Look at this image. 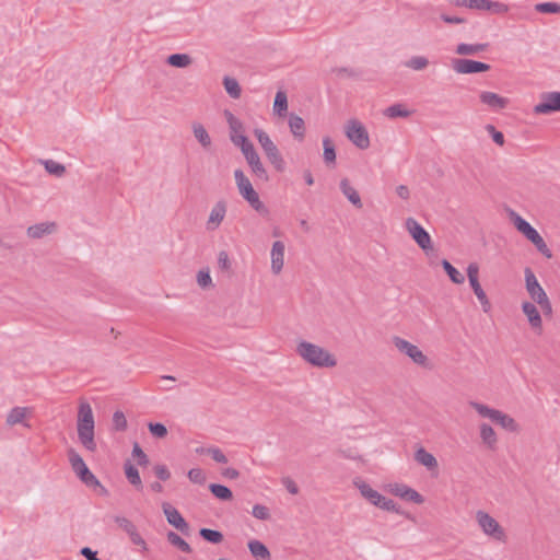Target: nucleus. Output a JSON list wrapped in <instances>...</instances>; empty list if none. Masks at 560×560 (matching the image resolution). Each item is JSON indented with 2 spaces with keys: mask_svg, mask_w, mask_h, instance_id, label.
<instances>
[{
  "mask_svg": "<svg viewBox=\"0 0 560 560\" xmlns=\"http://www.w3.org/2000/svg\"><path fill=\"white\" fill-rule=\"evenodd\" d=\"M78 438L81 444L90 452L96 450L94 439V416L92 407L88 401H81L78 410Z\"/></svg>",
  "mask_w": 560,
  "mask_h": 560,
  "instance_id": "obj_1",
  "label": "nucleus"
},
{
  "mask_svg": "<svg viewBox=\"0 0 560 560\" xmlns=\"http://www.w3.org/2000/svg\"><path fill=\"white\" fill-rule=\"evenodd\" d=\"M296 353L304 361L316 368H334L337 365V360L334 354L308 341L299 342Z\"/></svg>",
  "mask_w": 560,
  "mask_h": 560,
  "instance_id": "obj_2",
  "label": "nucleus"
},
{
  "mask_svg": "<svg viewBox=\"0 0 560 560\" xmlns=\"http://www.w3.org/2000/svg\"><path fill=\"white\" fill-rule=\"evenodd\" d=\"M509 218L515 229L523 234L533 245L536 247V249L546 258L550 259L552 257V252L541 237V235L527 222L525 221L520 214H517L515 211L511 210L509 212Z\"/></svg>",
  "mask_w": 560,
  "mask_h": 560,
  "instance_id": "obj_3",
  "label": "nucleus"
},
{
  "mask_svg": "<svg viewBox=\"0 0 560 560\" xmlns=\"http://www.w3.org/2000/svg\"><path fill=\"white\" fill-rule=\"evenodd\" d=\"M524 273L525 288L529 298L533 302L538 304L544 315L550 316L552 314V305L546 291L542 289L530 268H525Z\"/></svg>",
  "mask_w": 560,
  "mask_h": 560,
  "instance_id": "obj_4",
  "label": "nucleus"
},
{
  "mask_svg": "<svg viewBox=\"0 0 560 560\" xmlns=\"http://www.w3.org/2000/svg\"><path fill=\"white\" fill-rule=\"evenodd\" d=\"M235 182L238 188L241 196L250 205V207L256 210L258 213L262 215H267L269 213L266 206L260 201L258 194L253 188L252 183L245 176L242 170H236L234 172Z\"/></svg>",
  "mask_w": 560,
  "mask_h": 560,
  "instance_id": "obj_5",
  "label": "nucleus"
},
{
  "mask_svg": "<svg viewBox=\"0 0 560 560\" xmlns=\"http://www.w3.org/2000/svg\"><path fill=\"white\" fill-rule=\"evenodd\" d=\"M254 136L258 140L260 147L262 148L268 161L275 166L278 172H282L284 170V160L278 150L277 145L272 142L270 137L262 129L256 128L254 130Z\"/></svg>",
  "mask_w": 560,
  "mask_h": 560,
  "instance_id": "obj_6",
  "label": "nucleus"
},
{
  "mask_svg": "<svg viewBox=\"0 0 560 560\" xmlns=\"http://www.w3.org/2000/svg\"><path fill=\"white\" fill-rule=\"evenodd\" d=\"M68 459L72 470L75 472L78 478L89 487L100 486L97 478L91 472L89 467L85 465L80 454L73 450H68Z\"/></svg>",
  "mask_w": 560,
  "mask_h": 560,
  "instance_id": "obj_7",
  "label": "nucleus"
},
{
  "mask_svg": "<svg viewBox=\"0 0 560 560\" xmlns=\"http://www.w3.org/2000/svg\"><path fill=\"white\" fill-rule=\"evenodd\" d=\"M393 343L398 351L409 357L417 365L424 369L431 368L430 360L417 346L398 336L393 338Z\"/></svg>",
  "mask_w": 560,
  "mask_h": 560,
  "instance_id": "obj_8",
  "label": "nucleus"
},
{
  "mask_svg": "<svg viewBox=\"0 0 560 560\" xmlns=\"http://www.w3.org/2000/svg\"><path fill=\"white\" fill-rule=\"evenodd\" d=\"M346 136L359 149L364 150L370 147V138L366 128L357 119L348 121L346 126Z\"/></svg>",
  "mask_w": 560,
  "mask_h": 560,
  "instance_id": "obj_9",
  "label": "nucleus"
},
{
  "mask_svg": "<svg viewBox=\"0 0 560 560\" xmlns=\"http://www.w3.org/2000/svg\"><path fill=\"white\" fill-rule=\"evenodd\" d=\"M406 229L418 244V246L425 253L433 249L432 240L430 234L418 223L413 218L406 220Z\"/></svg>",
  "mask_w": 560,
  "mask_h": 560,
  "instance_id": "obj_10",
  "label": "nucleus"
},
{
  "mask_svg": "<svg viewBox=\"0 0 560 560\" xmlns=\"http://www.w3.org/2000/svg\"><path fill=\"white\" fill-rule=\"evenodd\" d=\"M467 277L470 283L471 289L474 290V293L477 295L478 300L483 306L485 312H488V298L483 289L481 288L479 283V267L477 264L472 262L469 264L467 268Z\"/></svg>",
  "mask_w": 560,
  "mask_h": 560,
  "instance_id": "obj_11",
  "label": "nucleus"
},
{
  "mask_svg": "<svg viewBox=\"0 0 560 560\" xmlns=\"http://www.w3.org/2000/svg\"><path fill=\"white\" fill-rule=\"evenodd\" d=\"M560 112V92H549L541 95V102L534 107L535 114Z\"/></svg>",
  "mask_w": 560,
  "mask_h": 560,
  "instance_id": "obj_12",
  "label": "nucleus"
},
{
  "mask_svg": "<svg viewBox=\"0 0 560 560\" xmlns=\"http://www.w3.org/2000/svg\"><path fill=\"white\" fill-rule=\"evenodd\" d=\"M453 69L458 73H478L490 69V65L471 59H454Z\"/></svg>",
  "mask_w": 560,
  "mask_h": 560,
  "instance_id": "obj_13",
  "label": "nucleus"
},
{
  "mask_svg": "<svg viewBox=\"0 0 560 560\" xmlns=\"http://www.w3.org/2000/svg\"><path fill=\"white\" fill-rule=\"evenodd\" d=\"M522 311L526 316L530 328L538 335H541L542 319L537 306L533 302L525 301L522 303Z\"/></svg>",
  "mask_w": 560,
  "mask_h": 560,
  "instance_id": "obj_14",
  "label": "nucleus"
},
{
  "mask_svg": "<svg viewBox=\"0 0 560 560\" xmlns=\"http://www.w3.org/2000/svg\"><path fill=\"white\" fill-rule=\"evenodd\" d=\"M163 512L166 516L167 522L173 525L176 529L184 534H187L189 526L180 513L172 506L170 503L164 502L162 504Z\"/></svg>",
  "mask_w": 560,
  "mask_h": 560,
  "instance_id": "obj_15",
  "label": "nucleus"
},
{
  "mask_svg": "<svg viewBox=\"0 0 560 560\" xmlns=\"http://www.w3.org/2000/svg\"><path fill=\"white\" fill-rule=\"evenodd\" d=\"M390 492L396 497L417 504H422L424 502V498L418 491L402 483L393 485L390 487Z\"/></svg>",
  "mask_w": 560,
  "mask_h": 560,
  "instance_id": "obj_16",
  "label": "nucleus"
},
{
  "mask_svg": "<svg viewBox=\"0 0 560 560\" xmlns=\"http://www.w3.org/2000/svg\"><path fill=\"white\" fill-rule=\"evenodd\" d=\"M228 210L226 202L224 200H219L212 208L209 219L207 221V230L214 231L217 230L222 221L225 218Z\"/></svg>",
  "mask_w": 560,
  "mask_h": 560,
  "instance_id": "obj_17",
  "label": "nucleus"
},
{
  "mask_svg": "<svg viewBox=\"0 0 560 560\" xmlns=\"http://www.w3.org/2000/svg\"><path fill=\"white\" fill-rule=\"evenodd\" d=\"M284 243L276 241L271 248V270L275 275H279L283 268L284 262Z\"/></svg>",
  "mask_w": 560,
  "mask_h": 560,
  "instance_id": "obj_18",
  "label": "nucleus"
},
{
  "mask_svg": "<svg viewBox=\"0 0 560 560\" xmlns=\"http://www.w3.org/2000/svg\"><path fill=\"white\" fill-rule=\"evenodd\" d=\"M492 422H495L508 432L516 433L520 431L517 422L511 416L500 410L492 409Z\"/></svg>",
  "mask_w": 560,
  "mask_h": 560,
  "instance_id": "obj_19",
  "label": "nucleus"
},
{
  "mask_svg": "<svg viewBox=\"0 0 560 560\" xmlns=\"http://www.w3.org/2000/svg\"><path fill=\"white\" fill-rule=\"evenodd\" d=\"M56 228L55 222H42L30 226L27 229V235L31 238H42L44 235L54 233Z\"/></svg>",
  "mask_w": 560,
  "mask_h": 560,
  "instance_id": "obj_20",
  "label": "nucleus"
},
{
  "mask_svg": "<svg viewBox=\"0 0 560 560\" xmlns=\"http://www.w3.org/2000/svg\"><path fill=\"white\" fill-rule=\"evenodd\" d=\"M340 189L342 194L347 197V199L358 209H361L363 207V203L361 201V197L357 189L351 186L349 179L343 178L340 182Z\"/></svg>",
  "mask_w": 560,
  "mask_h": 560,
  "instance_id": "obj_21",
  "label": "nucleus"
},
{
  "mask_svg": "<svg viewBox=\"0 0 560 560\" xmlns=\"http://www.w3.org/2000/svg\"><path fill=\"white\" fill-rule=\"evenodd\" d=\"M358 489L360 490V493L364 499H366L371 504L377 506L380 502L383 500V495L377 492L376 490L372 489L368 483L360 481L354 482Z\"/></svg>",
  "mask_w": 560,
  "mask_h": 560,
  "instance_id": "obj_22",
  "label": "nucleus"
},
{
  "mask_svg": "<svg viewBox=\"0 0 560 560\" xmlns=\"http://www.w3.org/2000/svg\"><path fill=\"white\" fill-rule=\"evenodd\" d=\"M248 549L256 560H270L269 549L259 540L253 539L248 542Z\"/></svg>",
  "mask_w": 560,
  "mask_h": 560,
  "instance_id": "obj_23",
  "label": "nucleus"
},
{
  "mask_svg": "<svg viewBox=\"0 0 560 560\" xmlns=\"http://www.w3.org/2000/svg\"><path fill=\"white\" fill-rule=\"evenodd\" d=\"M415 459L427 467L429 470H435L439 467L436 458L429 452H427L423 447H420L415 453Z\"/></svg>",
  "mask_w": 560,
  "mask_h": 560,
  "instance_id": "obj_24",
  "label": "nucleus"
},
{
  "mask_svg": "<svg viewBox=\"0 0 560 560\" xmlns=\"http://www.w3.org/2000/svg\"><path fill=\"white\" fill-rule=\"evenodd\" d=\"M289 127L292 132V135L299 139L302 140L305 135V122L303 118H301L298 115L291 114L289 117Z\"/></svg>",
  "mask_w": 560,
  "mask_h": 560,
  "instance_id": "obj_25",
  "label": "nucleus"
},
{
  "mask_svg": "<svg viewBox=\"0 0 560 560\" xmlns=\"http://www.w3.org/2000/svg\"><path fill=\"white\" fill-rule=\"evenodd\" d=\"M288 110V96L284 91H278L275 97L273 112L279 117H284Z\"/></svg>",
  "mask_w": 560,
  "mask_h": 560,
  "instance_id": "obj_26",
  "label": "nucleus"
},
{
  "mask_svg": "<svg viewBox=\"0 0 560 560\" xmlns=\"http://www.w3.org/2000/svg\"><path fill=\"white\" fill-rule=\"evenodd\" d=\"M28 409L25 407H14L7 417V423L9 425L23 424Z\"/></svg>",
  "mask_w": 560,
  "mask_h": 560,
  "instance_id": "obj_27",
  "label": "nucleus"
},
{
  "mask_svg": "<svg viewBox=\"0 0 560 560\" xmlns=\"http://www.w3.org/2000/svg\"><path fill=\"white\" fill-rule=\"evenodd\" d=\"M488 47L487 44H459L456 47V54L462 56H474L477 55L480 51L486 50Z\"/></svg>",
  "mask_w": 560,
  "mask_h": 560,
  "instance_id": "obj_28",
  "label": "nucleus"
},
{
  "mask_svg": "<svg viewBox=\"0 0 560 560\" xmlns=\"http://www.w3.org/2000/svg\"><path fill=\"white\" fill-rule=\"evenodd\" d=\"M247 163H248L249 167L252 168V172L259 179H262L265 182H267L269 179L267 171H266L265 166L262 165L258 154H256V156H253V160L252 159L247 160Z\"/></svg>",
  "mask_w": 560,
  "mask_h": 560,
  "instance_id": "obj_29",
  "label": "nucleus"
},
{
  "mask_svg": "<svg viewBox=\"0 0 560 560\" xmlns=\"http://www.w3.org/2000/svg\"><path fill=\"white\" fill-rule=\"evenodd\" d=\"M124 468L128 481L137 489H142V481L138 469L130 462H127Z\"/></svg>",
  "mask_w": 560,
  "mask_h": 560,
  "instance_id": "obj_30",
  "label": "nucleus"
},
{
  "mask_svg": "<svg viewBox=\"0 0 560 560\" xmlns=\"http://www.w3.org/2000/svg\"><path fill=\"white\" fill-rule=\"evenodd\" d=\"M211 493L219 500L230 501L233 499V493L230 488L219 483H211L209 486Z\"/></svg>",
  "mask_w": 560,
  "mask_h": 560,
  "instance_id": "obj_31",
  "label": "nucleus"
},
{
  "mask_svg": "<svg viewBox=\"0 0 560 560\" xmlns=\"http://www.w3.org/2000/svg\"><path fill=\"white\" fill-rule=\"evenodd\" d=\"M167 63L175 68H186L191 65L192 59L187 54H173L167 57Z\"/></svg>",
  "mask_w": 560,
  "mask_h": 560,
  "instance_id": "obj_32",
  "label": "nucleus"
},
{
  "mask_svg": "<svg viewBox=\"0 0 560 560\" xmlns=\"http://www.w3.org/2000/svg\"><path fill=\"white\" fill-rule=\"evenodd\" d=\"M441 265H442L443 269L445 270V272L447 273V276L450 277V279L454 283H456V284L464 283V281H465L464 275L460 273L448 260L443 259Z\"/></svg>",
  "mask_w": 560,
  "mask_h": 560,
  "instance_id": "obj_33",
  "label": "nucleus"
},
{
  "mask_svg": "<svg viewBox=\"0 0 560 560\" xmlns=\"http://www.w3.org/2000/svg\"><path fill=\"white\" fill-rule=\"evenodd\" d=\"M223 85H224L226 93L232 98L237 100L241 97L242 89H241L237 80H235L234 78L225 77L223 79Z\"/></svg>",
  "mask_w": 560,
  "mask_h": 560,
  "instance_id": "obj_34",
  "label": "nucleus"
},
{
  "mask_svg": "<svg viewBox=\"0 0 560 560\" xmlns=\"http://www.w3.org/2000/svg\"><path fill=\"white\" fill-rule=\"evenodd\" d=\"M192 129L195 138L199 141V143L203 148H209L211 145V138L206 128L201 124H194Z\"/></svg>",
  "mask_w": 560,
  "mask_h": 560,
  "instance_id": "obj_35",
  "label": "nucleus"
},
{
  "mask_svg": "<svg viewBox=\"0 0 560 560\" xmlns=\"http://www.w3.org/2000/svg\"><path fill=\"white\" fill-rule=\"evenodd\" d=\"M324 147V161L327 165L335 164L336 162V150L334 142L330 138L326 137L323 139Z\"/></svg>",
  "mask_w": 560,
  "mask_h": 560,
  "instance_id": "obj_36",
  "label": "nucleus"
},
{
  "mask_svg": "<svg viewBox=\"0 0 560 560\" xmlns=\"http://www.w3.org/2000/svg\"><path fill=\"white\" fill-rule=\"evenodd\" d=\"M167 540L171 545L177 547L180 551L190 553L191 548L187 541H185L179 535L174 532H168Z\"/></svg>",
  "mask_w": 560,
  "mask_h": 560,
  "instance_id": "obj_37",
  "label": "nucleus"
},
{
  "mask_svg": "<svg viewBox=\"0 0 560 560\" xmlns=\"http://www.w3.org/2000/svg\"><path fill=\"white\" fill-rule=\"evenodd\" d=\"M199 535L211 544H220L224 538L221 532L210 528H201Z\"/></svg>",
  "mask_w": 560,
  "mask_h": 560,
  "instance_id": "obj_38",
  "label": "nucleus"
},
{
  "mask_svg": "<svg viewBox=\"0 0 560 560\" xmlns=\"http://www.w3.org/2000/svg\"><path fill=\"white\" fill-rule=\"evenodd\" d=\"M225 118L229 124L231 135H238L244 132L243 122L235 117L231 112L225 110Z\"/></svg>",
  "mask_w": 560,
  "mask_h": 560,
  "instance_id": "obj_39",
  "label": "nucleus"
},
{
  "mask_svg": "<svg viewBox=\"0 0 560 560\" xmlns=\"http://www.w3.org/2000/svg\"><path fill=\"white\" fill-rule=\"evenodd\" d=\"M385 115L389 118H405L410 115V112L402 104H394L385 109Z\"/></svg>",
  "mask_w": 560,
  "mask_h": 560,
  "instance_id": "obj_40",
  "label": "nucleus"
},
{
  "mask_svg": "<svg viewBox=\"0 0 560 560\" xmlns=\"http://www.w3.org/2000/svg\"><path fill=\"white\" fill-rule=\"evenodd\" d=\"M44 165L45 170L51 175L60 177L66 173V167L62 164L57 163L52 160L45 161Z\"/></svg>",
  "mask_w": 560,
  "mask_h": 560,
  "instance_id": "obj_41",
  "label": "nucleus"
},
{
  "mask_svg": "<svg viewBox=\"0 0 560 560\" xmlns=\"http://www.w3.org/2000/svg\"><path fill=\"white\" fill-rule=\"evenodd\" d=\"M132 457L137 460L139 466H147L149 464L147 454L142 451L139 443L137 442L133 443Z\"/></svg>",
  "mask_w": 560,
  "mask_h": 560,
  "instance_id": "obj_42",
  "label": "nucleus"
},
{
  "mask_svg": "<svg viewBox=\"0 0 560 560\" xmlns=\"http://www.w3.org/2000/svg\"><path fill=\"white\" fill-rule=\"evenodd\" d=\"M428 65H429V60L422 56L412 57L406 62V66L413 70H422V69L427 68Z\"/></svg>",
  "mask_w": 560,
  "mask_h": 560,
  "instance_id": "obj_43",
  "label": "nucleus"
},
{
  "mask_svg": "<svg viewBox=\"0 0 560 560\" xmlns=\"http://www.w3.org/2000/svg\"><path fill=\"white\" fill-rule=\"evenodd\" d=\"M113 425L116 431H125L128 422L122 411H115L113 415Z\"/></svg>",
  "mask_w": 560,
  "mask_h": 560,
  "instance_id": "obj_44",
  "label": "nucleus"
},
{
  "mask_svg": "<svg viewBox=\"0 0 560 560\" xmlns=\"http://www.w3.org/2000/svg\"><path fill=\"white\" fill-rule=\"evenodd\" d=\"M148 428H149L150 433L158 439H163L167 435V429L163 423L150 422L148 424Z\"/></svg>",
  "mask_w": 560,
  "mask_h": 560,
  "instance_id": "obj_45",
  "label": "nucleus"
},
{
  "mask_svg": "<svg viewBox=\"0 0 560 560\" xmlns=\"http://www.w3.org/2000/svg\"><path fill=\"white\" fill-rule=\"evenodd\" d=\"M536 11L540 13L555 14L560 13V4L555 2L538 3L535 7Z\"/></svg>",
  "mask_w": 560,
  "mask_h": 560,
  "instance_id": "obj_46",
  "label": "nucleus"
},
{
  "mask_svg": "<svg viewBox=\"0 0 560 560\" xmlns=\"http://www.w3.org/2000/svg\"><path fill=\"white\" fill-rule=\"evenodd\" d=\"M253 516L258 518V520H261V521H266V520H269L270 518V512H269V509L265 505H261V504H255L253 506Z\"/></svg>",
  "mask_w": 560,
  "mask_h": 560,
  "instance_id": "obj_47",
  "label": "nucleus"
},
{
  "mask_svg": "<svg viewBox=\"0 0 560 560\" xmlns=\"http://www.w3.org/2000/svg\"><path fill=\"white\" fill-rule=\"evenodd\" d=\"M207 455H210L212 459L220 464H226L228 457L223 454V452L215 446L208 447Z\"/></svg>",
  "mask_w": 560,
  "mask_h": 560,
  "instance_id": "obj_48",
  "label": "nucleus"
},
{
  "mask_svg": "<svg viewBox=\"0 0 560 560\" xmlns=\"http://www.w3.org/2000/svg\"><path fill=\"white\" fill-rule=\"evenodd\" d=\"M187 476L194 483L202 485L206 481V475L200 468H191Z\"/></svg>",
  "mask_w": 560,
  "mask_h": 560,
  "instance_id": "obj_49",
  "label": "nucleus"
},
{
  "mask_svg": "<svg viewBox=\"0 0 560 560\" xmlns=\"http://www.w3.org/2000/svg\"><path fill=\"white\" fill-rule=\"evenodd\" d=\"M115 522L128 535H130L135 529H137L135 524L131 521H129L128 518H126V517L116 516L115 517Z\"/></svg>",
  "mask_w": 560,
  "mask_h": 560,
  "instance_id": "obj_50",
  "label": "nucleus"
},
{
  "mask_svg": "<svg viewBox=\"0 0 560 560\" xmlns=\"http://www.w3.org/2000/svg\"><path fill=\"white\" fill-rule=\"evenodd\" d=\"M377 506L380 509H382V510H385V511H390V512H396L398 514H404V512L400 511V509L397 506L395 501H393L390 499H387L384 495H383L382 502H380V504H377Z\"/></svg>",
  "mask_w": 560,
  "mask_h": 560,
  "instance_id": "obj_51",
  "label": "nucleus"
},
{
  "mask_svg": "<svg viewBox=\"0 0 560 560\" xmlns=\"http://www.w3.org/2000/svg\"><path fill=\"white\" fill-rule=\"evenodd\" d=\"M477 518L480 527L483 529V532L488 535H490V515L486 512L479 511L477 513Z\"/></svg>",
  "mask_w": 560,
  "mask_h": 560,
  "instance_id": "obj_52",
  "label": "nucleus"
},
{
  "mask_svg": "<svg viewBox=\"0 0 560 560\" xmlns=\"http://www.w3.org/2000/svg\"><path fill=\"white\" fill-rule=\"evenodd\" d=\"M469 9L479 11L490 10V0H469Z\"/></svg>",
  "mask_w": 560,
  "mask_h": 560,
  "instance_id": "obj_53",
  "label": "nucleus"
},
{
  "mask_svg": "<svg viewBox=\"0 0 560 560\" xmlns=\"http://www.w3.org/2000/svg\"><path fill=\"white\" fill-rule=\"evenodd\" d=\"M154 474L162 481H166L171 478V472L165 465H156L154 467Z\"/></svg>",
  "mask_w": 560,
  "mask_h": 560,
  "instance_id": "obj_54",
  "label": "nucleus"
},
{
  "mask_svg": "<svg viewBox=\"0 0 560 560\" xmlns=\"http://www.w3.org/2000/svg\"><path fill=\"white\" fill-rule=\"evenodd\" d=\"M492 539H497L499 541L505 540L504 530L494 520H492Z\"/></svg>",
  "mask_w": 560,
  "mask_h": 560,
  "instance_id": "obj_55",
  "label": "nucleus"
},
{
  "mask_svg": "<svg viewBox=\"0 0 560 560\" xmlns=\"http://www.w3.org/2000/svg\"><path fill=\"white\" fill-rule=\"evenodd\" d=\"M218 264L223 270H229L231 268V261L226 252L222 250L219 253Z\"/></svg>",
  "mask_w": 560,
  "mask_h": 560,
  "instance_id": "obj_56",
  "label": "nucleus"
},
{
  "mask_svg": "<svg viewBox=\"0 0 560 560\" xmlns=\"http://www.w3.org/2000/svg\"><path fill=\"white\" fill-rule=\"evenodd\" d=\"M469 405L478 411L483 418H490V407L476 401H470Z\"/></svg>",
  "mask_w": 560,
  "mask_h": 560,
  "instance_id": "obj_57",
  "label": "nucleus"
},
{
  "mask_svg": "<svg viewBox=\"0 0 560 560\" xmlns=\"http://www.w3.org/2000/svg\"><path fill=\"white\" fill-rule=\"evenodd\" d=\"M242 153L244 154L246 161L252 159L253 156H256L257 152L253 145L252 142L245 143L244 145L240 147Z\"/></svg>",
  "mask_w": 560,
  "mask_h": 560,
  "instance_id": "obj_58",
  "label": "nucleus"
},
{
  "mask_svg": "<svg viewBox=\"0 0 560 560\" xmlns=\"http://www.w3.org/2000/svg\"><path fill=\"white\" fill-rule=\"evenodd\" d=\"M197 282L200 287L205 288L211 283L209 272L200 270L197 275Z\"/></svg>",
  "mask_w": 560,
  "mask_h": 560,
  "instance_id": "obj_59",
  "label": "nucleus"
},
{
  "mask_svg": "<svg viewBox=\"0 0 560 560\" xmlns=\"http://www.w3.org/2000/svg\"><path fill=\"white\" fill-rule=\"evenodd\" d=\"M129 538L133 545L141 546L144 550L147 549V544L137 529L129 535Z\"/></svg>",
  "mask_w": 560,
  "mask_h": 560,
  "instance_id": "obj_60",
  "label": "nucleus"
},
{
  "mask_svg": "<svg viewBox=\"0 0 560 560\" xmlns=\"http://www.w3.org/2000/svg\"><path fill=\"white\" fill-rule=\"evenodd\" d=\"M509 103V100L492 93V108H504Z\"/></svg>",
  "mask_w": 560,
  "mask_h": 560,
  "instance_id": "obj_61",
  "label": "nucleus"
},
{
  "mask_svg": "<svg viewBox=\"0 0 560 560\" xmlns=\"http://www.w3.org/2000/svg\"><path fill=\"white\" fill-rule=\"evenodd\" d=\"M282 483L284 485V487L287 488V490L291 493V494H298L299 493V487L298 485L289 477L284 478L282 480Z\"/></svg>",
  "mask_w": 560,
  "mask_h": 560,
  "instance_id": "obj_62",
  "label": "nucleus"
},
{
  "mask_svg": "<svg viewBox=\"0 0 560 560\" xmlns=\"http://www.w3.org/2000/svg\"><path fill=\"white\" fill-rule=\"evenodd\" d=\"M231 141L237 147H242L245 143L250 142L244 132L238 135H231Z\"/></svg>",
  "mask_w": 560,
  "mask_h": 560,
  "instance_id": "obj_63",
  "label": "nucleus"
},
{
  "mask_svg": "<svg viewBox=\"0 0 560 560\" xmlns=\"http://www.w3.org/2000/svg\"><path fill=\"white\" fill-rule=\"evenodd\" d=\"M81 555L86 559V560H100L98 557H97V552L96 551H93L91 548L89 547H83L81 549Z\"/></svg>",
  "mask_w": 560,
  "mask_h": 560,
  "instance_id": "obj_64",
  "label": "nucleus"
}]
</instances>
